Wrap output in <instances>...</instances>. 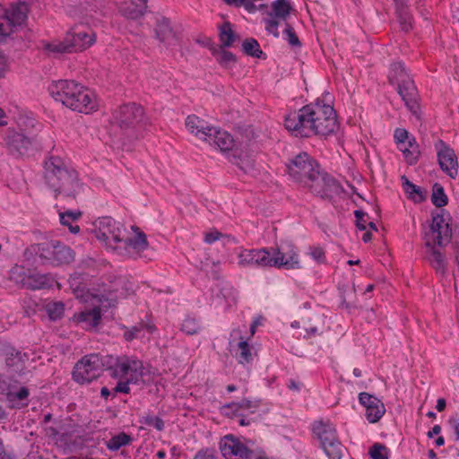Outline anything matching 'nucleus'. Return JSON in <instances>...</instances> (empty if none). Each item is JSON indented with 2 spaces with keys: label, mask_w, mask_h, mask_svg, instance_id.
Masks as SVG:
<instances>
[{
  "label": "nucleus",
  "mask_w": 459,
  "mask_h": 459,
  "mask_svg": "<svg viewBox=\"0 0 459 459\" xmlns=\"http://www.w3.org/2000/svg\"><path fill=\"white\" fill-rule=\"evenodd\" d=\"M289 177L303 187L325 199H332L342 192L341 185L307 152H299L286 165Z\"/></svg>",
  "instance_id": "1"
},
{
  "label": "nucleus",
  "mask_w": 459,
  "mask_h": 459,
  "mask_svg": "<svg viewBox=\"0 0 459 459\" xmlns=\"http://www.w3.org/2000/svg\"><path fill=\"white\" fill-rule=\"evenodd\" d=\"M284 126L296 137L325 136L335 132L338 123L332 106L315 103L287 115Z\"/></svg>",
  "instance_id": "2"
},
{
  "label": "nucleus",
  "mask_w": 459,
  "mask_h": 459,
  "mask_svg": "<svg viewBox=\"0 0 459 459\" xmlns=\"http://www.w3.org/2000/svg\"><path fill=\"white\" fill-rule=\"evenodd\" d=\"M44 180L56 196L61 195L74 201L80 192V184L75 170L65 166L59 157H50L44 164Z\"/></svg>",
  "instance_id": "3"
},
{
  "label": "nucleus",
  "mask_w": 459,
  "mask_h": 459,
  "mask_svg": "<svg viewBox=\"0 0 459 459\" xmlns=\"http://www.w3.org/2000/svg\"><path fill=\"white\" fill-rule=\"evenodd\" d=\"M48 91L56 101L74 111L90 113L97 107L94 94L74 81L53 82Z\"/></svg>",
  "instance_id": "4"
},
{
  "label": "nucleus",
  "mask_w": 459,
  "mask_h": 459,
  "mask_svg": "<svg viewBox=\"0 0 459 459\" xmlns=\"http://www.w3.org/2000/svg\"><path fill=\"white\" fill-rule=\"evenodd\" d=\"M445 215L444 210L440 213L432 215V223L428 236L433 238L434 243L429 240L426 241V257L431 266L442 275L446 273L447 262L446 255L434 244L438 247H445L451 241L452 229Z\"/></svg>",
  "instance_id": "5"
},
{
  "label": "nucleus",
  "mask_w": 459,
  "mask_h": 459,
  "mask_svg": "<svg viewBox=\"0 0 459 459\" xmlns=\"http://www.w3.org/2000/svg\"><path fill=\"white\" fill-rule=\"evenodd\" d=\"M23 255L25 261L31 266H58L74 261L72 249L56 240L30 245L25 249Z\"/></svg>",
  "instance_id": "6"
},
{
  "label": "nucleus",
  "mask_w": 459,
  "mask_h": 459,
  "mask_svg": "<svg viewBox=\"0 0 459 459\" xmlns=\"http://www.w3.org/2000/svg\"><path fill=\"white\" fill-rule=\"evenodd\" d=\"M144 113L141 106L129 103L120 106L113 114V122L128 142L143 136Z\"/></svg>",
  "instance_id": "7"
},
{
  "label": "nucleus",
  "mask_w": 459,
  "mask_h": 459,
  "mask_svg": "<svg viewBox=\"0 0 459 459\" xmlns=\"http://www.w3.org/2000/svg\"><path fill=\"white\" fill-rule=\"evenodd\" d=\"M313 433L320 442V446L329 459H341L343 446L339 441L336 429L329 421H316L313 425Z\"/></svg>",
  "instance_id": "8"
},
{
  "label": "nucleus",
  "mask_w": 459,
  "mask_h": 459,
  "mask_svg": "<svg viewBox=\"0 0 459 459\" xmlns=\"http://www.w3.org/2000/svg\"><path fill=\"white\" fill-rule=\"evenodd\" d=\"M102 367L103 363L99 355L90 354L84 356L75 364L73 378L81 385L90 383L100 376Z\"/></svg>",
  "instance_id": "9"
},
{
  "label": "nucleus",
  "mask_w": 459,
  "mask_h": 459,
  "mask_svg": "<svg viewBox=\"0 0 459 459\" xmlns=\"http://www.w3.org/2000/svg\"><path fill=\"white\" fill-rule=\"evenodd\" d=\"M95 237L106 243L111 248H121L119 243L123 241L121 228L110 217L98 219L95 223Z\"/></svg>",
  "instance_id": "10"
},
{
  "label": "nucleus",
  "mask_w": 459,
  "mask_h": 459,
  "mask_svg": "<svg viewBox=\"0 0 459 459\" xmlns=\"http://www.w3.org/2000/svg\"><path fill=\"white\" fill-rule=\"evenodd\" d=\"M274 255L272 256L273 266L285 269H299L300 263L297 247L290 240H281L276 245L273 250Z\"/></svg>",
  "instance_id": "11"
},
{
  "label": "nucleus",
  "mask_w": 459,
  "mask_h": 459,
  "mask_svg": "<svg viewBox=\"0 0 459 459\" xmlns=\"http://www.w3.org/2000/svg\"><path fill=\"white\" fill-rule=\"evenodd\" d=\"M110 376L115 378L127 379L137 384L143 377V367L139 360H130L126 358L117 360L114 367L108 368Z\"/></svg>",
  "instance_id": "12"
},
{
  "label": "nucleus",
  "mask_w": 459,
  "mask_h": 459,
  "mask_svg": "<svg viewBox=\"0 0 459 459\" xmlns=\"http://www.w3.org/2000/svg\"><path fill=\"white\" fill-rule=\"evenodd\" d=\"M28 6L24 3L12 5L4 11L5 23L0 22V39L11 35L14 29L22 25L27 19Z\"/></svg>",
  "instance_id": "13"
},
{
  "label": "nucleus",
  "mask_w": 459,
  "mask_h": 459,
  "mask_svg": "<svg viewBox=\"0 0 459 459\" xmlns=\"http://www.w3.org/2000/svg\"><path fill=\"white\" fill-rule=\"evenodd\" d=\"M220 450L225 459H253L254 453L240 439L227 435L220 441Z\"/></svg>",
  "instance_id": "14"
},
{
  "label": "nucleus",
  "mask_w": 459,
  "mask_h": 459,
  "mask_svg": "<svg viewBox=\"0 0 459 459\" xmlns=\"http://www.w3.org/2000/svg\"><path fill=\"white\" fill-rule=\"evenodd\" d=\"M260 406V400L243 399L239 403H231L225 407L231 409L237 416L240 417L239 425L248 426L260 418V414H257Z\"/></svg>",
  "instance_id": "15"
},
{
  "label": "nucleus",
  "mask_w": 459,
  "mask_h": 459,
  "mask_svg": "<svg viewBox=\"0 0 459 459\" xmlns=\"http://www.w3.org/2000/svg\"><path fill=\"white\" fill-rule=\"evenodd\" d=\"M290 5L286 0H276L272 4V11L266 13L264 18L265 30L275 38L280 36L278 26L285 21L290 12Z\"/></svg>",
  "instance_id": "16"
},
{
  "label": "nucleus",
  "mask_w": 459,
  "mask_h": 459,
  "mask_svg": "<svg viewBox=\"0 0 459 459\" xmlns=\"http://www.w3.org/2000/svg\"><path fill=\"white\" fill-rule=\"evenodd\" d=\"M238 258V264L242 267H273L272 255L267 248L244 249Z\"/></svg>",
  "instance_id": "17"
},
{
  "label": "nucleus",
  "mask_w": 459,
  "mask_h": 459,
  "mask_svg": "<svg viewBox=\"0 0 459 459\" xmlns=\"http://www.w3.org/2000/svg\"><path fill=\"white\" fill-rule=\"evenodd\" d=\"M132 229L136 231V236L134 238H123V241L118 245L121 248L117 249L119 250L121 255L130 257H138L141 256L142 252L148 248L149 242L146 235L143 231H140L137 227H133Z\"/></svg>",
  "instance_id": "18"
},
{
  "label": "nucleus",
  "mask_w": 459,
  "mask_h": 459,
  "mask_svg": "<svg viewBox=\"0 0 459 459\" xmlns=\"http://www.w3.org/2000/svg\"><path fill=\"white\" fill-rule=\"evenodd\" d=\"M65 38L71 52L82 51L95 41V36L91 30L82 27L73 28Z\"/></svg>",
  "instance_id": "19"
},
{
  "label": "nucleus",
  "mask_w": 459,
  "mask_h": 459,
  "mask_svg": "<svg viewBox=\"0 0 459 459\" xmlns=\"http://www.w3.org/2000/svg\"><path fill=\"white\" fill-rule=\"evenodd\" d=\"M4 141L8 152L17 156L25 154L31 144L29 137L13 128L7 129Z\"/></svg>",
  "instance_id": "20"
},
{
  "label": "nucleus",
  "mask_w": 459,
  "mask_h": 459,
  "mask_svg": "<svg viewBox=\"0 0 459 459\" xmlns=\"http://www.w3.org/2000/svg\"><path fill=\"white\" fill-rule=\"evenodd\" d=\"M438 144L440 148L437 151V160L440 169L450 178H455L458 173V162L455 151L443 141H439Z\"/></svg>",
  "instance_id": "21"
},
{
  "label": "nucleus",
  "mask_w": 459,
  "mask_h": 459,
  "mask_svg": "<svg viewBox=\"0 0 459 459\" xmlns=\"http://www.w3.org/2000/svg\"><path fill=\"white\" fill-rule=\"evenodd\" d=\"M359 400L366 408V417L370 423L377 422L385 414V405L377 397L363 392L359 394Z\"/></svg>",
  "instance_id": "22"
},
{
  "label": "nucleus",
  "mask_w": 459,
  "mask_h": 459,
  "mask_svg": "<svg viewBox=\"0 0 459 459\" xmlns=\"http://www.w3.org/2000/svg\"><path fill=\"white\" fill-rule=\"evenodd\" d=\"M54 283H56V280L50 273H32L24 274L21 280L22 287L31 290L49 289Z\"/></svg>",
  "instance_id": "23"
},
{
  "label": "nucleus",
  "mask_w": 459,
  "mask_h": 459,
  "mask_svg": "<svg viewBox=\"0 0 459 459\" xmlns=\"http://www.w3.org/2000/svg\"><path fill=\"white\" fill-rule=\"evenodd\" d=\"M398 93L402 97L406 108L414 115H417L419 104L417 101V89L411 79L397 83Z\"/></svg>",
  "instance_id": "24"
},
{
  "label": "nucleus",
  "mask_w": 459,
  "mask_h": 459,
  "mask_svg": "<svg viewBox=\"0 0 459 459\" xmlns=\"http://www.w3.org/2000/svg\"><path fill=\"white\" fill-rule=\"evenodd\" d=\"M185 125L191 134L204 141H206L208 136L212 135L211 132L213 129V126H210L207 122L195 115L188 116L186 118Z\"/></svg>",
  "instance_id": "25"
},
{
  "label": "nucleus",
  "mask_w": 459,
  "mask_h": 459,
  "mask_svg": "<svg viewBox=\"0 0 459 459\" xmlns=\"http://www.w3.org/2000/svg\"><path fill=\"white\" fill-rule=\"evenodd\" d=\"M156 39L166 46H170L176 40V33L173 30L170 22L165 17H160L156 20L154 28Z\"/></svg>",
  "instance_id": "26"
},
{
  "label": "nucleus",
  "mask_w": 459,
  "mask_h": 459,
  "mask_svg": "<svg viewBox=\"0 0 459 459\" xmlns=\"http://www.w3.org/2000/svg\"><path fill=\"white\" fill-rule=\"evenodd\" d=\"M211 136L206 140L210 144L216 145L221 152L231 150L235 145L233 137L226 131L213 127Z\"/></svg>",
  "instance_id": "27"
},
{
  "label": "nucleus",
  "mask_w": 459,
  "mask_h": 459,
  "mask_svg": "<svg viewBox=\"0 0 459 459\" xmlns=\"http://www.w3.org/2000/svg\"><path fill=\"white\" fill-rule=\"evenodd\" d=\"M147 10V0H141L140 4L132 1L121 9L122 14L131 20H137L143 16Z\"/></svg>",
  "instance_id": "28"
},
{
  "label": "nucleus",
  "mask_w": 459,
  "mask_h": 459,
  "mask_svg": "<svg viewBox=\"0 0 459 459\" xmlns=\"http://www.w3.org/2000/svg\"><path fill=\"white\" fill-rule=\"evenodd\" d=\"M403 187L407 197L415 203H421L425 200V192L418 186L411 183L405 176L402 177Z\"/></svg>",
  "instance_id": "29"
},
{
  "label": "nucleus",
  "mask_w": 459,
  "mask_h": 459,
  "mask_svg": "<svg viewBox=\"0 0 459 459\" xmlns=\"http://www.w3.org/2000/svg\"><path fill=\"white\" fill-rule=\"evenodd\" d=\"M225 48L218 46L212 48L211 50L212 56L221 66L230 68L237 62V58L231 52L225 50Z\"/></svg>",
  "instance_id": "30"
},
{
  "label": "nucleus",
  "mask_w": 459,
  "mask_h": 459,
  "mask_svg": "<svg viewBox=\"0 0 459 459\" xmlns=\"http://www.w3.org/2000/svg\"><path fill=\"white\" fill-rule=\"evenodd\" d=\"M400 150L403 152L408 164L413 165L418 161L420 150L415 138L409 139L407 145H401Z\"/></svg>",
  "instance_id": "31"
},
{
  "label": "nucleus",
  "mask_w": 459,
  "mask_h": 459,
  "mask_svg": "<svg viewBox=\"0 0 459 459\" xmlns=\"http://www.w3.org/2000/svg\"><path fill=\"white\" fill-rule=\"evenodd\" d=\"M59 217L60 223L64 226H67L72 233L76 234L79 232V226L74 225L73 223L82 217L81 211H66L64 212H60Z\"/></svg>",
  "instance_id": "32"
},
{
  "label": "nucleus",
  "mask_w": 459,
  "mask_h": 459,
  "mask_svg": "<svg viewBox=\"0 0 459 459\" xmlns=\"http://www.w3.org/2000/svg\"><path fill=\"white\" fill-rule=\"evenodd\" d=\"M220 47H231L236 40V34L234 33L230 22H225L220 26Z\"/></svg>",
  "instance_id": "33"
},
{
  "label": "nucleus",
  "mask_w": 459,
  "mask_h": 459,
  "mask_svg": "<svg viewBox=\"0 0 459 459\" xmlns=\"http://www.w3.org/2000/svg\"><path fill=\"white\" fill-rule=\"evenodd\" d=\"M409 74L402 63H394L391 66L389 74V81L392 84L403 82V81L410 80Z\"/></svg>",
  "instance_id": "34"
},
{
  "label": "nucleus",
  "mask_w": 459,
  "mask_h": 459,
  "mask_svg": "<svg viewBox=\"0 0 459 459\" xmlns=\"http://www.w3.org/2000/svg\"><path fill=\"white\" fill-rule=\"evenodd\" d=\"M143 329H146L148 333H152L156 330V327L152 324L140 322L137 325L132 326L131 328H128L125 332L124 337L127 342H130V341L134 340V338H137L139 336V333Z\"/></svg>",
  "instance_id": "35"
},
{
  "label": "nucleus",
  "mask_w": 459,
  "mask_h": 459,
  "mask_svg": "<svg viewBox=\"0 0 459 459\" xmlns=\"http://www.w3.org/2000/svg\"><path fill=\"white\" fill-rule=\"evenodd\" d=\"M101 318L100 308L96 307L92 309L85 310L81 312L77 316V320L79 322L88 323L91 326H96Z\"/></svg>",
  "instance_id": "36"
},
{
  "label": "nucleus",
  "mask_w": 459,
  "mask_h": 459,
  "mask_svg": "<svg viewBox=\"0 0 459 459\" xmlns=\"http://www.w3.org/2000/svg\"><path fill=\"white\" fill-rule=\"evenodd\" d=\"M84 280V275L79 273H73L69 278L70 288L77 298L82 297L86 290Z\"/></svg>",
  "instance_id": "37"
},
{
  "label": "nucleus",
  "mask_w": 459,
  "mask_h": 459,
  "mask_svg": "<svg viewBox=\"0 0 459 459\" xmlns=\"http://www.w3.org/2000/svg\"><path fill=\"white\" fill-rule=\"evenodd\" d=\"M396 13L401 29L407 32L412 29V17L407 10L406 5L397 6Z\"/></svg>",
  "instance_id": "38"
},
{
  "label": "nucleus",
  "mask_w": 459,
  "mask_h": 459,
  "mask_svg": "<svg viewBox=\"0 0 459 459\" xmlns=\"http://www.w3.org/2000/svg\"><path fill=\"white\" fill-rule=\"evenodd\" d=\"M29 394L30 393L28 388L22 387L18 392H7L6 398L8 402L13 403V407L21 408L23 406H27V403H20L18 402L27 399Z\"/></svg>",
  "instance_id": "39"
},
{
  "label": "nucleus",
  "mask_w": 459,
  "mask_h": 459,
  "mask_svg": "<svg viewBox=\"0 0 459 459\" xmlns=\"http://www.w3.org/2000/svg\"><path fill=\"white\" fill-rule=\"evenodd\" d=\"M242 48L246 55L253 57L260 58L264 54L257 40L252 38L243 42Z\"/></svg>",
  "instance_id": "40"
},
{
  "label": "nucleus",
  "mask_w": 459,
  "mask_h": 459,
  "mask_svg": "<svg viewBox=\"0 0 459 459\" xmlns=\"http://www.w3.org/2000/svg\"><path fill=\"white\" fill-rule=\"evenodd\" d=\"M132 438L129 435L125 432H121L117 436L112 437L108 442L107 446L111 451H117L120 447L128 445Z\"/></svg>",
  "instance_id": "41"
},
{
  "label": "nucleus",
  "mask_w": 459,
  "mask_h": 459,
  "mask_svg": "<svg viewBox=\"0 0 459 459\" xmlns=\"http://www.w3.org/2000/svg\"><path fill=\"white\" fill-rule=\"evenodd\" d=\"M431 200L433 204L438 208H441L447 204V196L445 194L443 186L438 183H436L433 186Z\"/></svg>",
  "instance_id": "42"
},
{
  "label": "nucleus",
  "mask_w": 459,
  "mask_h": 459,
  "mask_svg": "<svg viewBox=\"0 0 459 459\" xmlns=\"http://www.w3.org/2000/svg\"><path fill=\"white\" fill-rule=\"evenodd\" d=\"M239 354L238 355V362L241 364L250 363L253 359L250 346L247 341H241L238 343Z\"/></svg>",
  "instance_id": "43"
},
{
  "label": "nucleus",
  "mask_w": 459,
  "mask_h": 459,
  "mask_svg": "<svg viewBox=\"0 0 459 459\" xmlns=\"http://www.w3.org/2000/svg\"><path fill=\"white\" fill-rule=\"evenodd\" d=\"M181 331L186 334L193 335L198 333L200 325L195 318L186 316L181 325Z\"/></svg>",
  "instance_id": "44"
},
{
  "label": "nucleus",
  "mask_w": 459,
  "mask_h": 459,
  "mask_svg": "<svg viewBox=\"0 0 459 459\" xmlns=\"http://www.w3.org/2000/svg\"><path fill=\"white\" fill-rule=\"evenodd\" d=\"M47 312L52 320L62 317L64 314V304L62 302H52L47 305Z\"/></svg>",
  "instance_id": "45"
},
{
  "label": "nucleus",
  "mask_w": 459,
  "mask_h": 459,
  "mask_svg": "<svg viewBox=\"0 0 459 459\" xmlns=\"http://www.w3.org/2000/svg\"><path fill=\"white\" fill-rule=\"evenodd\" d=\"M369 455L372 459H388V450L385 446L380 443H375L371 446Z\"/></svg>",
  "instance_id": "46"
},
{
  "label": "nucleus",
  "mask_w": 459,
  "mask_h": 459,
  "mask_svg": "<svg viewBox=\"0 0 459 459\" xmlns=\"http://www.w3.org/2000/svg\"><path fill=\"white\" fill-rule=\"evenodd\" d=\"M46 49L51 53H66L71 52L66 38L64 41H56L46 45Z\"/></svg>",
  "instance_id": "47"
},
{
  "label": "nucleus",
  "mask_w": 459,
  "mask_h": 459,
  "mask_svg": "<svg viewBox=\"0 0 459 459\" xmlns=\"http://www.w3.org/2000/svg\"><path fill=\"white\" fill-rule=\"evenodd\" d=\"M227 239V240H234V238H230V236L229 235H224L222 234L221 232L216 230H212L209 232H206L204 234V242L207 243V244H212L214 243L215 241L217 240H220V239Z\"/></svg>",
  "instance_id": "48"
},
{
  "label": "nucleus",
  "mask_w": 459,
  "mask_h": 459,
  "mask_svg": "<svg viewBox=\"0 0 459 459\" xmlns=\"http://www.w3.org/2000/svg\"><path fill=\"white\" fill-rule=\"evenodd\" d=\"M141 422L144 423L146 426L153 427L159 431L162 430L164 428L163 420L157 416L146 415L143 418Z\"/></svg>",
  "instance_id": "49"
},
{
  "label": "nucleus",
  "mask_w": 459,
  "mask_h": 459,
  "mask_svg": "<svg viewBox=\"0 0 459 459\" xmlns=\"http://www.w3.org/2000/svg\"><path fill=\"white\" fill-rule=\"evenodd\" d=\"M284 32L287 36V40L290 46H292V47H299L300 46V41H299L297 34L295 33L294 29L290 24L286 23Z\"/></svg>",
  "instance_id": "50"
},
{
  "label": "nucleus",
  "mask_w": 459,
  "mask_h": 459,
  "mask_svg": "<svg viewBox=\"0 0 459 459\" xmlns=\"http://www.w3.org/2000/svg\"><path fill=\"white\" fill-rule=\"evenodd\" d=\"M194 459H218V456L214 450L206 448L198 451Z\"/></svg>",
  "instance_id": "51"
},
{
  "label": "nucleus",
  "mask_w": 459,
  "mask_h": 459,
  "mask_svg": "<svg viewBox=\"0 0 459 459\" xmlns=\"http://www.w3.org/2000/svg\"><path fill=\"white\" fill-rule=\"evenodd\" d=\"M310 255L316 260L317 263H325V251L320 247H310Z\"/></svg>",
  "instance_id": "52"
},
{
  "label": "nucleus",
  "mask_w": 459,
  "mask_h": 459,
  "mask_svg": "<svg viewBox=\"0 0 459 459\" xmlns=\"http://www.w3.org/2000/svg\"><path fill=\"white\" fill-rule=\"evenodd\" d=\"M354 215L356 217V226L360 230H365L367 229L366 227V213L362 211L356 210L354 212Z\"/></svg>",
  "instance_id": "53"
},
{
  "label": "nucleus",
  "mask_w": 459,
  "mask_h": 459,
  "mask_svg": "<svg viewBox=\"0 0 459 459\" xmlns=\"http://www.w3.org/2000/svg\"><path fill=\"white\" fill-rule=\"evenodd\" d=\"M394 139L397 143L405 144V141L408 139V132L405 129L397 128L394 132Z\"/></svg>",
  "instance_id": "54"
},
{
  "label": "nucleus",
  "mask_w": 459,
  "mask_h": 459,
  "mask_svg": "<svg viewBox=\"0 0 459 459\" xmlns=\"http://www.w3.org/2000/svg\"><path fill=\"white\" fill-rule=\"evenodd\" d=\"M124 380L125 381L118 382L117 386L113 389L115 393H124V394L129 393L130 389H129L128 384L131 381H128L127 379H124Z\"/></svg>",
  "instance_id": "55"
},
{
  "label": "nucleus",
  "mask_w": 459,
  "mask_h": 459,
  "mask_svg": "<svg viewBox=\"0 0 459 459\" xmlns=\"http://www.w3.org/2000/svg\"><path fill=\"white\" fill-rule=\"evenodd\" d=\"M7 59L4 56L0 55V79L4 76L7 70Z\"/></svg>",
  "instance_id": "56"
},
{
  "label": "nucleus",
  "mask_w": 459,
  "mask_h": 459,
  "mask_svg": "<svg viewBox=\"0 0 459 459\" xmlns=\"http://www.w3.org/2000/svg\"><path fill=\"white\" fill-rule=\"evenodd\" d=\"M0 459H15V457L13 455H11L5 451L4 443L1 439H0Z\"/></svg>",
  "instance_id": "57"
},
{
  "label": "nucleus",
  "mask_w": 459,
  "mask_h": 459,
  "mask_svg": "<svg viewBox=\"0 0 459 459\" xmlns=\"http://www.w3.org/2000/svg\"><path fill=\"white\" fill-rule=\"evenodd\" d=\"M245 0H223V2L230 6L241 7L244 4Z\"/></svg>",
  "instance_id": "58"
},
{
  "label": "nucleus",
  "mask_w": 459,
  "mask_h": 459,
  "mask_svg": "<svg viewBox=\"0 0 459 459\" xmlns=\"http://www.w3.org/2000/svg\"><path fill=\"white\" fill-rule=\"evenodd\" d=\"M441 432V427L439 425H435L431 430L427 433V437L429 438H432L435 435H438Z\"/></svg>",
  "instance_id": "59"
},
{
  "label": "nucleus",
  "mask_w": 459,
  "mask_h": 459,
  "mask_svg": "<svg viewBox=\"0 0 459 459\" xmlns=\"http://www.w3.org/2000/svg\"><path fill=\"white\" fill-rule=\"evenodd\" d=\"M301 384L295 381L294 379H290L288 385V387L291 391H299Z\"/></svg>",
  "instance_id": "60"
},
{
  "label": "nucleus",
  "mask_w": 459,
  "mask_h": 459,
  "mask_svg": "<svg viewBox=\"0 0 459 459\" xmlns=\"http://www.w3.org/2000/svg\"><path fill=\"white\" fill-rule=\"evenodd\" d=\"M446 400L444 398H439L437 402L436 408L438 411H443L446 409Z\"/></svg>",
  "instance_id": "61"
},
{
  "label": "nucleus",
  "mask_w": 459,
  "mask_h": 459,
  "mask_svg": "<svg viewBox=\"0 0 459 459\" xmlns=\"http://www.w3.org/2000/svg\"><path fill=\"white\" fill-rule=\"evenodd\" d=\"M455 264L457 265L458 271H459V242H455Z\"/></svg>",
  "instance_id": "62"
},
{
  "label": "nucleus",
  "mask_w": 459,
  "mask_h": 459,
  "mask_svg": "<svg viewBox=\"0 0 459 459\" xmlns=\"http://www.w3.org/2000/svg\"><path fill=\"white\" fill-rule=\"evenodd\" d=\"M259 324H260V323H259L258 319H255V320L252 323V325H251V326H250V333H251V335H254V334H255V330H256V327H257V325H258Z\"/></svg>",
  "instance_id": "63"
},
{
  "label": "nucleus",
  "mask_w": 459,
  "mask_h": 459,
  "mask_svg": "<svg viewBox=\"0 0 459 459\" xmlns=\"http://www.w3.org/2000/svg\"><path fill=\"white\" fill-rule=\"evenodd\" d=\"M100 394L102 397L107 399L108 397V395L110 394V391L108 387L104 386L100 390Z\"/></svg>",
  "instance_id": "64"
}]
</instances>
